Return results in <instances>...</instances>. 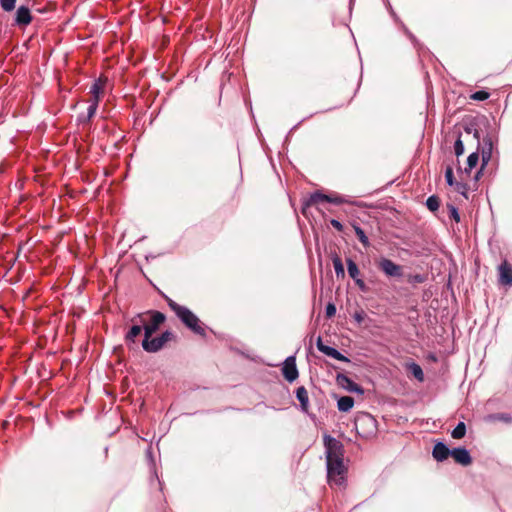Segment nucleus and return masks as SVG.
Segmentation results:
<instances>
[{
    "label": "nucleus",
    "mask_w": 512,
    "mask_h": 512,
    "mask_svg": "<svg viewBox=\"0 0 512 512\" xmlns=\"http://www.w3.org/2000/svg\"><path fill=\"white\" fill-rule=\"evenodd\" d=\"M173 333L170 332V331H165L163 332L159 337L160 339L162 340V342L164 343V345L170 341L172 338H173Z\"/></svg>",
    "instance_id": "nucleus-39"
},
{
    "label": "nucleus",
    "mask_w": 512,
    "mask_h": 512,
    "mask_svg": "<svg viewBox=\"0 0 512 512\" xmlns=\"http://www.w3.org/2000/svg\"><path fill=\"white\" fill-rule=\"evenodd\" d=\"M322 202H327V195H325V194H323L321 192H314L304 202L303 209H305L306 207H309V206H313V205L322 203Z\"/></svg>",
    "instance_id": "nucleus-18"
},
{
    "label": "nucleus",
    "mask_w": 512,
    "mask_h": 512,
    "mask_svg": "<svg viewBox=\"0 0 512 512\" xmlns=\"http://www.w3.org/2000/svg\"><path fill=\"white\" fill-rule=\"evenodd\" d=\"M164 347V343L160 337H144L142 341V348L149 353H156Z\"/></svg>",
    "instance_id": "nucleus-13"
},
{
    "label": "nucleus",
    "mask_w": 512,
    "mask_h": 512,
    "mask_svg": "<svg viewBox=\"0 0 512 512\" xmlns=\"http://www.w3.org/2000/svg\"><path fill=\"white\" fill-rule=\"evenodd\" d=\"M104 88V81L102 79L96 80L93 85L91 86L90 93L92 94L91 100H100V94L102 93V90Z\"/></svg>",
    "instance_id": "nucleus-20"
},
{
    "label": "nucleus",
    "mask_w": 512,
    "mask_h": 512,
    "mask_svg": "<svg viewBox=\"0 0 512 512\" xmlns=\"http://www.w3.org/2000/svg\"><path fill=\"white\" fill-rule=\"evenodd\" d=\"M173 333L170 332V331H165L163 332L159 337L160 339L162 340V342L164 343V345L170 341L172 338H173Z\"/></svg>",
    "instance_id": "nucleus-38"
},
{
    "label": "nucleus",
    "mask_w": 512,
    "mask_h": 512,
    "mask_svg": "<svg viewBox=\"0 0 512 512\" xmlns=\"http://www.w3.org/2000/svg\"><path fill=\"white\" fill-rule=\"evenodd\" d=\"M445 179L449 186H454L456 181L454 180L453 169L448 166L445 170Z\"/></svg>",
    "instance_id": "nucleus-32"
},
{
    "label": "nucleus",
    "mask_w": 512,
    "mask_h": 512,
    "mask_svg": "<svg viewBox=\"0 0 512 512\" xmlns=\"http://www.w3.org/2000/svg\"><path fill=\"white\" fill-rule=\"evenodd\" d=\"M354 281H355V284L358 286V288L361 291L365 292L367 290V286H366L365 282L361 278H357Z\"/></svg>",
    "instance_id": "nucleus-40"
},
{
    "label": "nucleus",
    "mask_w": 512,
    "mask_h": 512,
    "mask_svg": "<svg viewBox=\"0 0 512 512\" xmlns=\"http://www.w3.org/2000/svg\"><path fill=\"white\" fill-rule=\"evenodd\" d=\"M466 131H467L468 133H471V128H466Z\"/></svg>",
    "instance_id": "nucleus-45"
},
{
    "label": "nucleus",
    "mask_w": 512,
    "mask_h": 512,
    "mask_svg": "<svg viewBox=\"0 0 512 512\" xmlns=\"http://www.w3.org/2000/svg\"><path fill=\"white\" fill-rule=\"evenodd\" d=\"M355 319L358 321V322H361L362 321V316L360 314H356L355 315Z\"/></svg>",
    "instance_id": "nucleus-43"
},
{
    "label": "nucleus",
    "mask_w": 512,
    "mask_h": 512,
    "mask_svg": "<svg viewBox=\"0 0 512 512\" xmlns=\"http://www.w3.org/2000/svg\"><path fill=\"white\" fill-rule=\"evenodd\" d=\"M353 229H354L359 241L363 244V246L368 247L370 245V242H369V239L366 236L364 230L357 224H353Z\"/></svg>",
    "instance_id": "nucleus-23"
},
{
    "label": "nucleus",
    "mask_w": 512,
    "mask_h": 512,
    "mask_svg": "<svg viewBox=\"0 0 512 512\" xmlns=\"http://www.w3.org/2000/svg\"><path fill=\"white\" fill-rule=\"evenodd\" d=\"M490 94L487 91L479 90L471 94L470 98L475 101H484L488 99Z\"/></svg>",
    "instance_id": "nucleus-28"
},
{
    "label": "nucleus",
    "mask_w": 512,
    "mask_h": 512,
    "mask_svg": "<svg viewBox=\"0 0 512 512\" xmlns=\"http://www.w3.org/2000/svg\"><path fill=\"white\" fill-rule=\"evenodd\" d=\"M455 462L468 466L472 463V458L469 451L464 447H458L451 450V455Z\"/></svg>",
    "instance_id": "nucleus-12"
},
{
    "label": "nucleus",
    "mask_w": 512,
    "mask_h": 512,
    "mask_svg": "<svg viewBox=\"0 0 512 512\" xmlns=\"http://www.w3.org/2000/svg\"><path fill=\"white\" fill-rule=\"evenodd\" d=\"M331 225L337 230V231H342L343 230V225L340 221L336 220V219H332L330 221Z\"/></svg>",
    "instance_id": "nucleus-41"
},
{
    "label": "nucleus",
    "mask_w": 512,
    "mask_h": 512,
    "mask_svg": "<svg viewBox=\"0 0 512 512\" xmlns=\"http://www.w3.org/2000/svg\"><path fill=\"white\" fill-rule=\"evenodd\" d=\"M16 0H0L1 7L4 11L10 12L15 8Z\"/></svg>",
    "instance_id": "nucleus-33"
},
{
    "label": "nucleus",
    "mask_w": 512,
    "mask_h": 512,
    "mask_svg": "<svg viewBox=\"0 0 512 512\" xmlns=\"http://www.w3.org/2000/svg\"><path fill=\"white\" fill-rule=\"evenodd\" d=\"M145 314V324H143L144 337H152V335L160 328L165 322L166 316L156 310H148L143 312Z\"/></svg>",
    "instance_id": "nucleus-4"
},
{
    "label": "nucleus",
    "mask_w": 512,
    "mask_h": 512,
    "mask_svg": "<svg viewBox=\"0 0 512 512\" xmlns=\"http://www.w3.org/2000/svg\"><path fill=\"white\" fill-rule=\"evenodd\" d=\"M282 374L284 378L290 383L294 382L298 378L299 373L296 366L295 356H289L285 359L282 366Z\"/></svg>",
    "instance_id": "nucleus-8"
},
{
    "label": "nucleus",
    "mask_w": 512,
    "mask_h": 512,
    "mask_svg": "<svg viewBox=\"0 0 512 512\" xmlns=\"http://www.w3.org/2000/svg\"><path fill=\"white\" fill-rule=\"evenodd\" d=\"M357 434L364 439L372 438L377 433V421L369 413H359L354 421Z\"/></svg>",
    "instance_id": "nucleus-2"
},
{
    "label": "nucleus",
    "mask_w": 512,
    "mask_h": 512,
    "mask_svg": "<svg viewBox=\"0 0 512 512\" xmlns=\"http://www.w3.org/2000/svg\"><path fill=\"white\" fill-rule=\"evenodd\" d=\"M32 21L30 9L27 6H20L16 11L15 24L18 26H27Z\"/></svg>",
    "instance_id": "nucleus-14"
},
{
    "label": "nucleus",
    "mask_w": 512,
    "mask_h": 512,
    "mask_svg": "<svg viewBox=\"0 0 512 512\" xmlns=\"http://www.w3.org/2000/svg\"><path fill=\"white\" fill-rule=\"evenodd\" d=\"M325 312L328 318L333 317L336 314V306L333 303H328Z\"/></svg>",
    "instance_id": "nucleus-37"
},
{
    "label": "nucleus",
    "mask_w": 512,
    "mask_h": 512,
    "mask_svg": "<svg viewBox=\"0 0 512 512\" xmlns=\"http://www.w3.org/2000/svg\"><path fill=\"white\" fill-rule=\"evenodd\" d=\"M327 202L333 203V204L349 203V201L347 199H345L344 197H342L340 195H334V196L327 195Z\"/></svg>",
    "instance_id": "nucleus-30"
},
{
    "label": "nucleus",
    "mask_w": 512,
    "mask_h": 512,
    "mask_svg": "<svg viewBox=\"0 0 512 512\" xmlns=\"http://www.w3.org/2000/svg\"><path fill=\"white\" fill-rule=\"evenodd\" d=\"M493 151V141L490 136H486L482 140V148H481V158H482V167L485 166L492 157Z\"/></svg>",
    "instance_id": "nucleus-15"
},
{
    "label": "nucleus",
    "mask_w": 512,
    "mask_h": 512,
    "mask_svg": "<svg viewBox=\"0 0 512 512\" xmlns=\"http://www.w3.org/2000/svg\"><path fill=\"white\" fill-rule=\"evenodd\" d=\"M498 272L499 283L512 286V266L506 260L499 265Z\"/></svg>",
    "instance_id": "nucleus-11"
},
{
    "label": "nucleus",
    "mask_w": 512,
    "mask_h": 512,
    "mask_svg": "<svg viewBox=\"0 0 512 512\" xmlns=\"http://www.w3.org/2000/svg\"><path fill=\"white\" fill-rule=\"evenodd\" d=\"M479 161V154L477 152L471 153L467 158V168L465 169L466 172L471 171Z\"/></svg>",
    "instance_id": "nucleus-27"
},
{
    "label": "nucleus",
    "mask_w": 512,
    "mask_h": 512,
    "mask_svg": "<svg viewBox=\"0 0 512 512\" xmlns=\"http://www.w3.org/2000/svg\"><path fill=\"white\" fill-rule=\"evenodd\" d=\"M169 308L176 314L180 321L195 334L205 336L206 331L199 318L187 307L179 305L167 295L162 294Z\"/></svg>",
    "instance_id": "nucleus-1"
},
{
    "label": "nucleus",
    "mask_w": 512,
    "mask_h": 512,
    "mask_svg": "<svg viewBox=\"0 0 512 512\" xmlns=\"http://www.w3.org/2000/svg\"><path fill=\"white\" fill-rule=\"evenodd\" d=\"M474 136L479 140V135H478V131L477 130H475Z\"/></svg>",
    "instance_id": "nucleus-44"
},
{
    "label": "nucleus",
    "mask_w": 512,
    "mask_h": 512,
    "mask_svg": "<svg viewBox=\"0 0 512 512\" xmlns=\"http://www.w3.org/2000/svg\"><path fill=\"white\" fill-rule=\"evenodd\" d=\"M324 447H325V455L326 462L336 461V460H344V446L343 444L337 440L336 438L325 435L324 436Z\"/></svg>",
    "instance_id": "nucleus-5"
},
{
    "label": "nucleus",
    "mask_w": 512,
    "mask_h": 512,
    "mask_svg": "<svg viewBox=\"0 0 512 512\" xmlns=\"http://www.w3.org/2000/svg\"><path fill=\"white\" fill-rule=\"evenodd\" d=\"M377 267L387 276L392 278H401L403 276V267L396 264L391 259L380 258Z\"/></svg>",
    "instance_id": "nucleus-7"
},
{
    "label": "nucleus",
    "mask_w": 512,
    "mask_h": 512,
    "mask_svg": "<svg viewBox=\"0 0 512 512\" xmlns=\"http://www.w3.org/2000/svg\"><path fill=\"white\" fill-rule=\"evenodd\" d=\"M346 263H347V270H348L349 276L353 280L359 278L360 271L358 269L357 264L351 258H348L346 260Z\"/></svg>",
    "instance_id": "nucleus-22"
},
{
    "label": "nucleus",
    "mask_w": 512,
    "mask_h": 512,
    "mask_svg": "<svg viewBox=\"0 0 512 512\" xmlns=\"http://www.w3.org/2000/svg\"><path fill=\"white\" fill-rule=\"evenodd\" d=\"M296 398L300 402L301 410L307 413L309 410V396L304 386H300L296 389Z\"/></svg>",
    "instance_id": "nucleus-17"
},
{
    "label": "nucleus",
    "mask_w": 512,
    "mask_h": 512,
    "mask_svg": "<svg viewBox=\"0 0 512 512\" xmlns=\"http://www.w3.org/2000/svg\"><path fill=\"white\" fill-rule=\"evenodd\" d=\"M333 266H334V270H335L337 277L343 278L345 276V270H344L342 260L338 256H335L333 258Z\"/></svg>",
    "instance_id": "nucleus-25"
},
{
    "label": "nucleus",
    "mask_w": 512,
    "mask_h": 512,
    "mask_svg": "<svg viewBox=\"0 0 512 512\" xmlns=\"http://www.w3.org/2000/svg\"><path fill=\"white\" fill-rule=\"evenodd\" d=\"M407 368L418 381H424V373L420 365H418L415 362H412L407 365Z\"/></svg>",
    "instance_id": "nucleus-21"
},
{
    "label": "nucleus",
    "mask_w": 512,
    "mask_h": 512,
    "mask_svg": "<svg viewBox=\"0 0 512 512\" xmlns=\"http://www.w3.org/2000/svg\"><path fill=\"white\" fill-rule=\"evenodd\" d=\"M425 280H426V278L421 274H415V275L408 276L409 283H423V282H425Z\"/></svg>",
    "instance_id": "nucleus-36"
},
{
    "label": "nucleus",
    "mask_w": 512,
    "mask_h": 512,
    "mask_svg": "<svg viewBox=\"0 0 512 512\" xmlns=\"http://www.w3.org/2000/svg\"><path fill=\"white\" fill-rule=\"evenodd\" d=\"M454 187H455V190L458 193L462 194L465 198H468V196H467V190H468L467 184L462 183V182H456Z\"/></svg>",
    "instance_id": "nucleus-34"
},
{
    "label": "nucleus",
    "mask_w": 512,
    "mask_h": 512,
    "mask_svg": "<svg viewBox=\"0 0 512 512\" xmlns=\"http://www.w3.org/2000/svg\"><path fill=\"white\" fill-rule=\"evenodd\" d=\"M98 103H99V101H97V100L90 101V104L87 109V119L88 120L91 119L95 115V113L97 111Z\"/></svg>",
    "instance_id": "nucleus-29"
},
{
    "label": "nucleus",
    "mask_w": 512,
    "mask_h": 512,
    "mask_svg": "<svg viewBox=\"0 0 512 512\" xmlns=\"http://www.w3.org/2000/svg\"><path fill=\"white\" fill-rule=\"evenodd\" d=\"M354 399L350 396H342L337 402L339 411L348 412L353 408Z\"/></svg>",
    "instance_id": "nucleus-19"
},
{
    "label": "nucleus",
    "mask_w": 512,
    "mask_h": 512,
    "mask_svg": "<svg viewBox=\"0 0 512 512\" xmlns=\"http://www.w3.org/2000/svg\"><path fill=\"white\" fill-rule=\"evenodd\" d=\"M454 150L457 156H460L464 153V144L460 137H458V139L455 141Z\"/></svg>",
    "instance_id": "nucleus-35"
},
{
    "label": "nucleus",
    "mask_w": 512,
    "mask_h": 512,
    "mask_svg": "<svg viewBox=\"0 0 512 512\" xmlns=\"http://www.w3.org/2000/svg\"><path fill=\"white\" fill-rule=\"evenodd\" d=\"M448 211H449V217L452 218L455 222H460V214L458 212V209L454 205H447Z\"/></svg>",
    "instance_id": "nucleus-31"
},
{
    "label": "nucleus",
    "mask_w": 512,
    "mask_h": 512,
    "mask_svg": "<svg viewBox=\"0 0 512 512\" xmlns=\"http://www.w3.org/2000/svg\"><path fill=\"white\" fill-rule=\"evenodd\" d=\"M426 206L432 212L437 211L440 206L439 198L435 195L428 197L426 200Z\"/></svg>",
    "instance_id": "nucleus-26"
},
{
    "label": "nucleus",
    "mask_w": 512,
    "mask_h": 512,
    "mask_svg": "<svg viewBox=\"0 0 512 512\" xmlns=\"http://www.w3.org/2000/svg\"><path fill=\"white\" fill-rule=\"evenodd\" d=\"M336 383L343 389H345L348 392L356 393L362 395L364 393V389L355 383L352 379H350L345 374H337L336 376Z\"/></svg>",
    "instance_id": "nucleus-9"
},
{
    "label": "nucleus",
    "mask_w": 512,
    "mask_h": 512,
    "mask_svg": "<svg viewBox=\"0 0 512 512\" xmlns=\"http://www.w3.org/2000/svg\"><path fill=\"white\" fill-rule=\"evenodd\" d=\"M145 314H136L131 318L132 326L125 334L124 340L127 346L136 344V338L143 331V324H145Z\"/></svg>",
    "instance_id": "nucleus-6"
},
{
    "label": "nucleus",
    "mask_w": 512,
    "mask_h": 512,
    "mask_svg": "<svg viewBox=\"0 0 512 512\" xmlns=\"http://www.w3.org/2000/svg\"><path fill=\"white\" fill-rule=\"evenodd\" d=\"M317 348L320 352H322L323 354L331 357V358H334L338 361H342V362H350V359L346 356H344L342 353H340L337 349H335L334 347H331V346H328V345H325L321 338L319 337L318 340H317Z\"/></svg>",
    "instance_id": "nucleus-10"
},
{
    "label": "nucleus",
    "mask_w": 512,
    "mask_h": 512,
    "mask_svg": "<svg viewBox=\"0 0 512 512\" xmlns=\"http://www.w3.org/2000/svg\"><path fill=\"white\" fill-rule=\"evenodd\" d=\"M497 418L499 420H502V421H505V422H511V416L510 415H507V414H501V415H498Z\"/></svg>",
    "instance_id": "nucleus-42"
},
{
    "label": "nucleus",
    "mask_w": 512,
    "mask_h": 512,
    "mask_svg": "<svg viewBox=\"0 0 512 512\" xmlns=\"http://www.w3.org/2000/svg\"><path fill=\"white\" fill-rule=\"evenodd\" d=\"M432 455L435 460L442 462L451 455V450L443 442H438L434 445Z\"/></svg>",
    "instance_id": "nucleus-16"
},
{
    "label": "nucleus",
    "mask_w": 512,
    "mask_h": 512,
    "mask_svg": "<svg viewBox=\"0 0 512 512\" xmlns=\"http://www.w3.org/2000/svg\"><path fill=\"white\" fill-rule=\"evenodd\" d=\"M327 479L330 485L341 486L345 482L347 468L344 460L326 462Z\"/></svg>",
    "instance_id": "nucleus-3"
},
{
    "label": "nucleus",
    "mask_w": 512,
    "mask_h": 512,
    "mask_svg": "<svg viewBox=\"0 0 512 512\" xmlns=\"http://www.w3.org/2000/svg\"><path fill=\"white\" fill-rule=\"evenodd\" d=\"M466 434V425L464 422H459L457 426L452 430L451 436L454 439H461Z\"/></svg>",
    "instance_id": "nucleus-24"
}]
</instances>
